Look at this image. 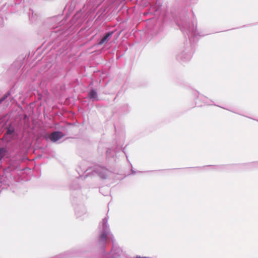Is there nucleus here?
Listing matches in <instances>:
<instances>
[{"label": "nucleus", "mask_w": 258, "mask_h": 258, "mask_svg": "<svg viewBox=\"0 0 258 258\" xmlns=\"http://www.w3.org/2000/svg\"><path fill=\"white\" fill-rule=\"evenodd\" d=\"M14 132L15 128L12 126H9L7 129L6 133L7 135H13L14 134Z\"/></svg>", "instance_id": "obj_15"}, {"label": "nucleus", "mask_w": 258, "mask_h": 258, "mask_svg": "<svg viewBox=\"0 0 258 258\" xmlns=\"http://www.w3.org/2000/svg\"><path fill=\"white\" fill-rule=\"evenodd\" d=\"M79 178L73 182L72 184L71 185V188L73 190H77L80 188V185L78 182Z\"/></svg>", "instance_id": "obj_13"}, {"label": "nucleus", "mask_w": 258, "mask_h": 258, "mask_svg": "<svg viewBox=\"0 0 258 258\" xmlns=\"http://www.w3.org/2000/svg\"><path fill=\"white\" fill-rule=\"evenodd\" d=\"M77 256V251L75 250H70L58 254L52 258H72Z\"/></svg>", "instance_id": "obj_6"}, {"label": "nucleus", "mask_w": 258, "mask_h": 258, "mask_svg": "<svg viewBox=\"0 0 258 258\" xmlns=\"http://www.w3.org/2000/svg\"><path fill=\"white\" fill-rule=\"evenodd\" d=\"M64 134L60 131H55L51 134L46 133L44 136V138L46 140H50L52 142H56L62 138Z\"/></svg>", "instance_id": "obj_5"}, {"label": "nucleus", "mask_w": 258, "mask_h": 258, "mask_svg": "<svg viewBox=\"0 0 258 258\" xmlns=\"http://www.w3.org/2000/svg\"><path fill=\"white\" fill-rule=\"evenodd\" d=\"M112 34V31H110L106 33L105 35H104L101 38L98 40L97 44L98 45H101L104 43L107 42L108 40L111 38Z\"/></svg>", "instance_id": "obj_8"}, {"label": "nucleus", "mask_w": 258, "mask_h": 258, "mask_svg": "<svg viewBox=\"0 0 258 258\" xmlns=\"http://www.w3.org/2000/svg\"><path fill=\"white\" fill-rule=\"evenodd\" d=\"M7 153V150L6 147H0V162L4 158Z\"/></svg>", "instance_id": "obj_11"}, {"label": "nucleus", "mask_w": 258, "mask_h": 258, "mask_svg": "<svg viewBox=\"0 0 258 258\" xmlns=\"http://www.w3.org/2000/svg\"><path fill=\"white\" fill-rule=\"evenodd\" d=\"M29 20L33 23L36 21L37 19L38 16L35 14L34 15V12L31 8L29 9V12L28 13Z\"/></svg>", "instance_id": "obj_10"}, {"label": "nucleus", "mask_w": 258, "mask_h": 258, "mask_svg": "<svg viewBox=\"0 0 258 258\" xmlns=\"http://www.w3.org/2000/svg\"><path fill=\"white\" fill-rule=\"evenodd\" d=\"M60 31V29L57 31H54L55 33Z\"/></svg>", "instance_id": "obj_17"}, {"label": "nucleus", "mask_w": 258, "mask_h": 258, "mask_svg": "<svg viewBox=\"0 0 258 258\" xmlns=\"http://www.w3.org/2000/svg\"><path fill=\"white\" fill-rule=\"evenodd\" d=\"M111 149H108L106 151V156H107V158H109V157H111Z\"/></svg>", "instance_id": "obj_16"}, {"label": "nucleus", "mask_w": 258, "mask_h": 258, "mask_svg": "<svg viewBox=\"0 0 258 258\" xmlns=\"http://www.w3.org/2000/svg\"><path fill=\"white\" fill-rule=\"evenodd\" d=\"M99 229L100 232L97 245L100 248L102 253L101 258H113V253H111L113 250V245L111 246L110 252L106 253L104 250L107 242L108 235L110 232L106 217L103 218L99 224Z\"/></svg>", "instance_id": "obj_1"}, {"label": "nucleus", "mask_w": 258, "mask_h": 258, "mask_svg": "<svg viewBox=\"0 0 258 258\" xmlns=\"http://www.w3.org/2000/svg\"><path fill=\"white\" fill-rule=\"evenodd\" d=\"M88 98L93 102L99 100L98 93L95 89H91L88 93Z\"/></svg>", "instance_id": "obj_9"}, {"label": "nucleus", "mask_w": 258, "mask_h": 258, "mask_svg": "<svg viewBox=\"0 0 258 258\" xmlns=\"http://www.w3.org/2000/svg\"><path fill=\"white\" fill-rule=\"evenodd\" d=\"M3 103V102L0 100V105Z\"/></svg>", "instance_id": "obj_18"}, {"label": "nucleus", "mask_w": 258, "mask_h": 258, "mask_svg": "<svg viewBox=\"0 0 258 258\" xmlns=\"http://www.w3.org/2000/svg\"><path fill=\"white\" fill-rule=\"evenodd\" d=\"M109 188L107 186H103L100 188L99 191L101 194H102L103 195L106 196L108 195L107 193L105 192L106 190H108Z\"/></svg>", "instance_id": "obj_14"}, {"label": "nucleus", "mask_w": 258, "mask_h": 258, "mask_svg": "<svg viewBox=\"0 0 258 258\" xmlns=\"http://www.w3.org/2000/svg\"><path fill=\"white\" fill-rule=\"evenodd\" d=\"M84 172L86 173L85 178L90 176L92 173L93 175L96 174L102 179H106L111 174V170L98 165L87 169Z\"/></svg>", "instance_id": "obj_3"}, {"label": "nucleus", "mask_w": 258, "mask_h": 258, "mask_svg": "<svg viewBox=\"0 0 258 258\" xmlns=\"http://www.w3.org/2000/svg\"><path fill=\"white\" fill-rule=\"evenodd\" d=\"M66 21L61 15L55 16L46 19L41 26V29L43 30L54 29L63 25Z\"/></svg>", "instance_id": "obj_2"}, {"label": "nucleus", "mask_w": 258, "mask_h": 258, "mask_svg": "<svg viewBox=\"0 0 258 258\" xmlns=\"http://www.w3.org/2000/svg\"><path fill=\"white\" fill-rule=\"evenodd\" d=\"M12 93V89H10L8 91H7L3 96V97L0 99V100L3 102L4 101L7 102L6 99L10 97Z\"/></svg>", "instance_id": "obj_12"}, {"label": "nucleus", "mask_w": 258, "mask_h": 258, "mask_svg": "<svg viewBox=\"0 0 258 258\" xmlns=\"http://www.w3.org/2000/svg\"><path fill=\"white\" fill-rule=\"evenodd\" d=\"M85 18L83 17V13L80 11L77 12L72 19V22L73 23H78V24L83 23Z\"/></svg>", "instance_id": "obj_7"}, {"label": "nucleus", "mask_w": 258, "mask_h": 258, "mask_svg": "<svg viewBox=\"0 0 258 258\" xmlns=\"http://www.w3.org/2000/svg\"><path fill=\"white\" fill-rule=\"evenodd\" d=\"M77 201L78 199L76 197H74L72 200V204L74 207L75 215L77 218H79L86 213V209L83 204H78Z\"/></svg>", "instance_id": "obj_4"}]
</instances>
